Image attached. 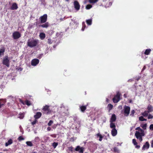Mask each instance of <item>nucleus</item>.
Segmentation results:
<instances>
[{
    "label": "nucleus",
    "instance_id": "nucleus-1",
    "mask_svg": "<svg viewBox=\"0 0 153 153\" xmlns=\"http://www.w3.org/2000/svg\"><path fill=\"white\" fill-rule=\"evenodd\" d=\"M38 39H32L31 41H28L27 42V45L30 48L36 46L38 43Z\"/></svg>",
    "mask_w": 153,
    "mask_h": 153
},
{
    "label": "nucleus",
    "instance_id": "nucleus-2",
    "mask_svg": "<svg viewBox=\"0 0 153 153\" xmlns=\"http://www.w3.org/2000/svg\"><path fill=\"white\" fill-rule=\"evenodd\" d=\"M50 106L47 105L44 106L42 109L43 113L48 114L51 112V110L49 108Z\"/></svg>",
    "mask_w": 153,
    "mask_h": 153
},
{
    "label": "nucleus",
    "instance_id": "nucleus-3",
    "mask_svg": "<svg viewBox=\"0 0 153 153\" xmlns=\"http://www.w3.org/2000/svg\"><path fill=\"white\" fill-rule=\"evenodd\" d=\"M135 135L136 138L139 139L140 142H141L143 140L142 136H144L145 134L144 132L140 133L138 131H136L135 132Z\"/></svg>",
    "mask_w": 153,
    "mask_h": 153
},
{
    "label": "nucleus",
    "instance_id": "nucleus-4",
    "mask_svg": "<svg viewBox=\"0 0 153 153\" xmlns=\"http://www.w3.org/2000/svg\"><path fill=\"white\" fill-rule=\"evenodd\" d=\"M120 93L119 92L117 93L116 95L112 99L114 103H117L120 100Z\"/></svg>",
    "mask_w": 153,
    "mask_h": 153
},
{
    "label": "nucleus",
    "instance_id": "nucleus-5",
    "mask_svg": "<svg viewBox=\"0 0 153 153\" xmlns=\"http://www.w3.org/2000/svg\"><path fill=\"white\" fill-rule=\"evenodd\" d=\"M130 108L129 106L125 105L123 107L124 115L126 116H128L130 113Z\"/></svg>",
    "mask_w": 153,
    "mask_h": 153
},
{
    "label": "nucleus",
    "instance_id": "nucleus-6",
    "mask_svg": "<svg viewBox=\"0 0 153 153\" xmlns=\"http://www.w3.org/2000/svg\"><path fill=\"white\" fill-rule=\"evenodd\" d=\"M3 64L7 67L10 66V60L7 56H5L2 61Z\"/></svg>",
    "mask_w": 153,
    "mask_h": 153
},
{
    "label": "nucleus",
    "instance_id": "nucleus-7",
    "mask_svg": "<svg viewBox=\"0 0 153 153\" xmlns=\"http://www.w3.org/2000/svg\"><path fill=\"white\" fill-rule=\"evenodd\" d=\"M47 17L48 16L46 14H45L40 16L39 19L40 23L43 24L45 23L47 21Z\"/></svg>",
    "mask_w": 153,
    "mask_h": 153
},
{
    "label": "nucleus",
    "instance_id": "nucleus-8",
    "mask_svg": "<svg viewBox=\"0 0 153 153\" xmlns=\"http://www.w3.org/2000/svg\"><path fill=\"white\" fill-rule=\"evenodd\" d=\"M21 36V34L18 31H15L13 33V39H16L19 38Z\"/></svg>",
    "mask_w": 153,
    "mask_h": 153
},
{
    "label": "nucleus",
    "instance_id": "nucleus-9",
    "mask_svg": "<svg viewBox=\"0 0 153 153\" xmlns=\"http://www.w3.org/2000/svg\"><path fill=\"white\" fill-rule=\"evenodd\" d=\"M75 150L76 151L78 152L79 153H83L84 148L83 147H81L79 146H78L75 148Z\"/></svg>",
    "mask_w": 153,
    "mask_h": 153
},
{
    "label": "nucleus",
    "instance_id": "nucleus-10",
    "mask_svg": "<svg viewBox=\"0 0 153 153\" xmlns=\"http://www.w3.org/2000/svg\"><path fill=\"white\" fill-rule=\"evenodd\" d=\"M39 62V60L37 59H33L31 61V65L33 66H36Z\"/></svg>",
    "mask_w": 153,
    "mask_h": 153
},
{
    "label": "nucleus",
    "instance_id": "nucleus-11",
    "mask_svg": "<svg viewBox=\"0 0 153 153\" xmlns=\"http://www.w3.org/2000/svg\"><path fill=\"white\" fill-rule=\"evenodd\" d=\"M74 8L77 10H78L80 9V5L78 1H75L74 2Z\"/></svg>",
    "mask_w": 153,
    "mask_h": 153
},
{
    "label": "nucleus",
    "instance_id": "nucleus-12",
    "mask_svg": "<svg viewBox=\"0 0 153 153\" xmlns=\"http://www.w3.org/2000/svg\"><path fill=\"white\" fill-rule=\"evenodd\" d=\"M88 105V103L85 105H80L79 108L82 112H84L87 108V107Z\"/></svg>",
    "mask_w": 153,
    "mask_h": 153
},
{
    "label": "nucleus",
    "instance_id": "nucleus-13",
    "mask_svg": "<svg viewBox=\"0 0 153 153\" xmlns=\"http://www.w3.org/2000/svg\"><path fill=\"white\" fill-rule=\"evenodd\" d=\"M18 7L17 4L16 3H13L10 9L11 10H14L17 9Z\"/></svg>",
    "mask_w": 153,
    "mask_h": 153
},
{
    "label": "nucleus",
    "instance_id": "nucleus-14",
    "mask_svg": "<svg viewBox=\"0 0 153 153\" xmlns=\"http://www.w3.org/2000/svg\"><path fill=\"white\" fill-rule=\"evenodd\" d=\"M149 144L148 142H146L144 144L142 148V150H145L146 149H148L149 147Z\"/></svg>",
    "mask_w": 153,
    "mask_h": 153
},
{
    "label": "nucleus",
    "instance_id": "nucleus-15",
    "mask_svg": "<svg viewBox=\"0 0 153 153\" xmlns=\"http://www.w3.org/2000/svg\"><path fill=\"white\" fill-rule=\"evenodd\" d=\"M42 113L40 112H37L36 114L34 116V117L36 119L39 118L42 116Z\"/></svg>",
    "mask_w": 153,
    "mask_h": 153
},
{
    "label": "nucleus",
    "instance_id": "nucleus-16",
    "mask_svg": "<svg viewBox=\"0 0 153 153\" xmlns=\"http://www.w3.org/2000/svg\"><path fill=\"white\" fill-rule=\"evenodd\" d=\"M49 26V24L48 22H45L44 24L39 26V27L42 28H47Z\"/></svg>",
    "mask_w": 153,
    "mask_h": 153
},
{
    "label": "nucleus",
    "instance_id": "nucleus-17",
    "mask_svg": "<svg viewBox=\"0 0 153 153\" xmlns=\"http://www.w3.org/2000/svg\"><path fill=\"white\" fill-rule=\"evenodd\" d=\"M117 131L115 128L112 129L111 131V134L112 136H115L117 134Z\"/></svg>",
    "mask_w": 153,
    "mask_h": 153
},
{
    "label": "nucleus",
    "instance_id": "nucleus-18",
    "mask_svg": "<svg viewBox=\"0 0 153 153\" xmlns=\"http://www.w3.org/2000/svg\"><path fill=\"white\" fill-rule=\"evenodd\" d=\"M147 109L148 112L150 113L153 111V107L151 105H149L147 107Z\"/></svg>",
    "mask_w": 153,
    "mask_h": 153
},
{
    "label": "nucleus",
    "instance_id": "nucleus-19",
    "mask_svg": "<svg viewBox=\"0 0 153 153\" xmlns=\"http://www.w3.org/2000/svg\"><path fill=\"white\" fill-rule=\"evenodd\" d=\"M116 115L115 114H114L112 115L110 119V122H114L116 121Z\"/></svg>",
    "mask_w": 153,
    "mask_h": 153
},
{
    "label": "nucleus",
    "instance_id": "nucleus-20",
    "mask_svg": "<svg viewBox=\"0 0 153 153\" xmlns=\"http://www.w3.org/2000/svg\"><path fill=\"white\" fill-rule=\"evenodd\" d=\"M6 102L5 100L0 99V108L4 105Z\"/></svg>",
    "mask_w": 153,
    "mask_h": 153
},
{
    "label": "nucleus",
    "instance_id": "nucleus-21",
    "mask_svg": "<svg viewBox=\"0 0 153 153\" xmlns=\"http://www.w3.org/2000/svg\"><path fill=\"white\" fill-rule=\"evenodd\" d=\"M39 37L42 40L45 37V34L43 33H41L39 34Z\"/></svg>",
    "mask_w": 153,
    "mask_h": 153
},
{
    "label": "nucleus",
    "instance_id": "nucleus-22",
    "mask_svg": "<svg viewBox=\"0 0 153 153\" xmlns=\"http://www.w3.org/2000/svg\"><path fill=\"white\" fill-rule=\"evenodd\" d=\"M110 122V127L112 129L115 128H116V125H115V124L114 123V122Z\"/></svg>",
    "mask_w": 153,
    "mask_h": 153
},
{
    "label": "nucleus",
    "instance_id": "nucleus-23",
    "mask_svg": "<svg viewBox=\"0 0 153 153\" xmlns=\"http://www.w3.org/2000/svg\"><path fill=\"white\" fill-rule=\"evenodd\" d=\"M5 48L4 47L0 49V57L1 55H3L5 51Z\"/></svg>",
    "mask_w": 153,
    "mask_h": 153
},
{
    "label": "nucleus",
    "instance_id": "nucleus-24",
    "mask_svg": "<svg viewBox=\"0 0 153 153\" xmlns=\"http://www.w3.org/2000/svg\"><path fill=\"white\" fill-rule=\"evenodd\" d=\"M151 51V50L150 49H147L144 52V54L146 55H148L150 53Z\"/></svg>",
    "mask_w": 153,
    "mask_h": 153
},
{
    "label": "nucleus",
    "instance_id": "nucleus-25",
    "mask_svg": "<svg viewBox=\"0 0 153 153\" xmlns=\"http://www.w3.org/2000/svg\"><path fill=\"white\" fill-rule=\"evenodd\" d=\"M22 103L23 104H25L24 103H23V102H22ZM25 104H26L28 106H30L31 105V103L30 101L28 100H26L25 102Z\"/></svg>",
    "mask_w": 153,
    "mask_h": 153
},
{
    "label": "nucleus",
    "instance_id": "nucleus-26",
    "mask_svg": "<svg viewBox=\"0 0 153 153\" xmlns=\"http://www.w3.org/2000/svg\"><path fill=\"white\" fill-rule=\"evenodd\" d=\"M13 143V141L11 139H10L7 141V142L6 143L5 145L6 146H8L9 145Z\"/></svg>",
    "mask_w": 153,
    "mask_h": 153
},
{
    "label": "nucleus",
    "instance_id": "nucleus-27",
    "mask_svg": "<svg viewBox=\"0 0 153 153\" xmlns=\"http://www.w3.org/2000/svg\"><path fill=\"white\" fill-rule=\"evenodd\" d=\"M149 112L147 111H145L143 113H142V114L144 117H146L148 115Z\"/></svg>",
    "mask_w": 153,
    "mask_h": 153
},
{
    "label": "nucleus",
    "instance_id": "nucleus-28",
    "mask_svg": "<svg viewBox=\"0 0 153 153\" xmlns=\"http://www.w3.org/2000/svg\"><path fill=\"white\" fill-rule=\"evenodd\" d=\"M97 135V137H99V140L100 141H101L102 140L103 137L102 136V135L100 134V133H98Z\"/></svg>",
    "mask_w": 153,
    "mask_h": 153
},
{
    "label": "nucleus",
    "instance_id": "nucleus-29",
    "mask_svg": "<svg viewBox=\"0 0 153 153\" xmlns=\"http://www.w3.org/2000/svg\"><path fill=\"white\" fill-rule=\"evenodd\" d=\"M86 22L88 25H91L92 24V19H91L88 20H86Z\"/></svg>",
    "mask_w": 153,
    "mask_h": 153
},
{
    "label": "nucleus",
    "instance_id": "nucleus-30",
    "mask_svg": "<svg viewBox=\"0 0 153 153\" xmlns=\"http://www.w3.org/2000/svg\"><path fill=\"white\" fill-rule=\"evenodd\" d=\"M107 107L108 108L109 111H110L113 108V105L111 104H109L108 105Z\"/></svg>",
    "mask_w": 153,
    "mask_h": 153
},
{
    "label": "nucleus",
    "instance_id": "nucleus-31",
    "mask_svg": "<svg viewBox=\"0 0 153 153\" xmlns=\"http://www.w3.org/2000/svg\"><path fill=\"white\" fill-rule=\"evenodd\" d=\"M99 0H89V2L91 4H94L98 1Z\"/></svg>",
    "mask_w": 153,
    "mask_h": 153
},
{
    "label": "nucleus",
    "instance_id": "nucleus-32",
    "mask_svg": "<svg viewBox=\"0 0 153 153\" xmlns=\"http://www.w3.org/2000/svg\"><path fill=\"white\" fill-rule=\"evenodd\" d=\"M26 144L29 146H33V144L31 142L28 141L26 142Z\"/></svg>",
    "mask_w": 153,
    "mask_h": 153
},
{
    "label": "nucleus",
    "instance_id": "nucleus-33",
    "mask_svg": "<svg viewBox=\"0 0 153 153\" xmlns=\"http://www.w3.org/2000/svg\"><path fill=\"white\" fill-rule=\"evenodd\" d=\"M58 145V143L57 142H54L52 143V146L54 149L56 148V147Z\"/></svg>",
    "mask_w": 153,
    "mask_h": 153
},
{
    "label": "nucleus",
    "instance_id": "nucleus-34",
    "mask_svg": "<svg viewBox=\"0 0 153 153\" xmlns=\"http://www.w3.org/2000/svg\"><path fill=\"white\" fill-rule=\"evenodd\" d=\"M92 6L90 4H88L85 7V8L87 10H89L92 8Z\"/></svg>",
    "mask_w": 153,
    "mask_h": 153
},
{
    "label": "nucleus",
    "instance_id": "nucleus-35",
    "mask_svg": "<svg viewBox=\"0 0 153 153\" xmlns=\"http://www.w3.org/2000/svg\"><path fill=\"white\" fill-rule=\"evenodd\" d=\"M139 120L141 121H146L147 120L144 118L143 117L141 116L139 117Z\"/></svg>",
    "mask_w": 153,
    "mask_h": 153
},
{
    "label": "nucleus",
    "instance_id": "nucleus-36",
    "mask_svg": "<svg viewBox=\"0 0 153 153\" xmlns=\"http://www.w3.org/2000/svg\"><path fill=\"white\" fill-rule=\"evenodd\" d=\"M18 140H19V141H21L22 140H24V138L22 136H20L18 137Z\"/></svg>",
    "mask_w": 153,
    "mask_h": 153
},
{
    "label": "nucleus",
    "instance_id": "nucleus-37",
    "mask_svg": "<svg viewBox=\"0 0 153 153\" xmlns=\"http://www.w3.org/2000/svg\"><path fill=\"white\" fill-rule=\"evenodd\" d=\"M114 152H118L119 150L116 147H114L113 148Z\"/></svg>",
    "mask_w": 153,
    "mask_h": 153
},
{
    "label": "nucleus",
    "instance_id": "nucleus-38",
    "mask_svg": "<svg viewBox=\"0 0 153 153\" xmlns=\"http://www.w3.org/2000/svg\"><path fill=\"white\" fill-rule=\"evenodd\" d=\"M53 123V121L52 120H50L49 121V123H48V124L49 126H50Z\"/></svg>",
    "mask_w": 153,
    "mask_h": 153
},
{
    "label": "nucleus",
    "instance_id": "nucleus-39",
    "mask_svg": "<svg viewBox=\"0 0 153 153\" xmlns=\"http://www.w3.org/2000/svg\"><path fill=\"white\" fill-rule=\"evenodd\" d=\"M132 143L134 146L135 145H136L137 144V143L136 141V139H134L132 140Z\"/></svg>",
    "mask_w": 153,
    "mask_h": 153
},
{
    "label": "nucleus",
    "instance_id": "nucleus-40",
    "mask_svg": "<svg viewBox=\"0 0 153 153\" xmlns=\"http://www.w3.org/2000/svg\"><path fill=\"white\" fill-rule=\"evenodd\" d=\"M141 126L145 130L146 129V128L147 124L146 123H145Z\"/></svg>",
    "mask_w": 153,
    "mask_h": 153
},
{
    "label": "nucleus",
    "instance_id": "nucleus-41",
    "mask_svg": "<svg viewBox=\"0 0 153 153\" xmlns=\"http://www.w3.org/2000/svg\"><path fill=\"white\" fill-rule=\"evenodd\" d=\"M136 130H138L139 131H140L141 132H144V131L142 129H141L140 127H137L136 128Z\"/></svg>",
    "mask_w": 153,
    "mask_h": 153
},
{
    "label": "nucleus",
    "instance_id": "nucleus-42",
    "mask_svg": "<svg viewBox=\"0 0 153 153\" xmlns=\"http://www.w3.org/2000/svg\"><path fill=\"white\" fill-rule=\"evenodd\" d=\"M19 115H20V116L19 117L21 119H23L24 118V114L23 113H22L21 114H19Z\"/></svg>",
    "mask_w": 153,
    "mask_h": 153
},
{
    "label": "nucleus",
    "instance_id": "nucleus-43",
    "mask_svg": "<svg viewBox=\"0 0 153 153\" xmlns=\"http://www.w3.org/2000/svg\"><path fill=\"white\" fill-rule=\"evenodd\" d=\"M134 113H135L134 110H132L131 111V114H130V115L131 116H133Z\"/></svg>",
    "mask_w": 153,
    "mask_h": 153
},
{
    "label": "nucleus",
    "instance_id": "nucleus-44",
    "mask_svg": "<svg viewBox=\"0 0 153 153\" xmlns=\"http://www.w3.org/2000/svg\"><path fill=\"white\" fill-rule=\"evenodd\" d=\"M153 118V116L150 114H149L148 115V119H151Z\"/></svg>",
    "mask_w": 153,
    "mask_h": 153
},
{
    "label": "nucleus",
    "instance_id": "nucleus-45",
    "mask_svg": "<svg viewBox=\"0 0 153 153\" xmlns=\"http://www.w3.org/2000/svg\"><path fill=\"white\" fill-rule=\"evenodd\" d=\"M73 147L72 146L68 147V150L71 152L73 151Z\"/></svg>",
    "mask_w": 153,
    "mask_h": 153
},
{
    "label": "nucleus",
    "instance_id": "nucleus-46",
    "mask_svg": "<svg viewBox=\"0 0 153 153\" xmlns=\"http://www.w3.org/2000/svg\"><path fill=\"white\" fill-rule=\"evenodd\" d=\"M149 128L151 130H153V124L150 125L149 126Z\"/></svg>",
    "mask_w": 153,
    "mask_h": 153
},
{
    "label": "nucleus",
    "instance_id": "nucleus-47",
    "mask_svg": "<svg viewBox=\"0 0 153 153\" xmlns=\"http://www.w3.org/2000/svg\"><path fill=\"white\" fill-rule=\"evenodd\" d=\"M48 43H49L50 44H51L52 43V42L51 39H48Z\"/></svg>",
    "mask_w": 153,
    "mask_h": 153
},
{
    "label": "nucleus",
    "instance_id": "nucleus-48",
    "mask_svg": "<svg viewBox=\"0 0 153 153\" xmlns=\"http://www.w3.org/2000/svg\"><path fill=\"white\" fill-rule=\"evenodd\" d=\"M36 122H37V120H36V119L34 121L32 122L31 123L32 125H34L36 123Z\"/></svg>",
    "mask_w": 153,
    "mask_h": 153
},
{
    "label": "nucleus",
    "instance_id": "nucleus-49",
    "mask_svg": "<svg viewBox=\"0 0 153 153\" xmlns=\"http://www.w3.org/2000/svg\"><path fill=\"white\" fill-rule=\"evenodd\" d=\"M135 148L138 149H139L140 147V146L137 145V144L136 145H135Z\"/></svg>",
    "mask_w": 153,
    "mask_h": 153
},
{
    "label": "nucleus",
    "instance_id": "nucleus-50",
    "mask_svg": "<svg viewBox=\"0 0 153 153\" xmlns=\"http://www.w3.org/2000/svg\"><path fill=\"white\" fill-rule=\"evenodd\" d=\"M82 26L85 28L86 27V25H85V23L84 22H82Z\"/></svg>",
    "mask_w": 153,
    "mask_h": 153
},
{
    "label": "nucleus",
    "instance_id": "nucleus-51",
    "mask_svg": "<svg viewBox=\"0 0 153 153\" xmlns=\"http://www.w3.org/2000/svg\"><path fill=\"white\" fill-rule=\"evenodd\" d=\"M151 147L152 148H153V140L152 141H151Z\"/></svg>",
    "mask_w": 153,
    "mask_h": 153
},
{
    "label": "nucleus",
    "instance_id": "nucleus-52",
    "mask_svg": "<svg viewBox=\"0 0 153 153\" xmlns=\"http://www.w3.org/2000/svg\"><path fill=\"white\" fill-rule=\"evenodd\" d=\"M23 68L21 67L19 68L18 69V70L19 71H21L22 70Z\"/></svg>",
    "mask_w": 153,
    "mask_h": 153
},
{
    "label": "nucleus",
    "instance_id": "nucleus-53",
    "mask_svg": "<svg viewBox=\"0 0 153 153\" xmlns=\"http://www.w3.org/2000/svg\"><path fill=\"white\" fill-rule=\"evenodd\" d=\"M47 129L48 131H50L51 129V128L50 127H48L47 128Z\"/></svg>",
    "mask_w": 153,
    "mask_h": 153
},
{
    "label": "nucleus",
    "instance_id": "nucleus-54",
    "mask_svg": "<svg viewBox=\"0 0 153 153\" xmlns=\"http://www.w3.org/2000/svg\"><path fill=\"white\" fill-rule=\"evenodd\" d=\"M74 137H71L70 138V141H74Z\"/></svg>",
    "mask_w": 153,
    "mask_h": 153
},
{
    "label": "nucleus",
    "instance_id": "nucleus-55",
    "mask_svg": "<svg viewBox=\"0 0 153 153\" xmlns=\"http://www.w3.org/2000/svg\"><path fill=\"white\" fill-rule=\"evenodd\" d=\"M123 97L125 98H126L127 97V94H124L123 95Z\"/></svg>",
    "mask_w": 153,
    "mask_h": 153
},
{
    "label": "nucleus",
    "instance_id": "nucleus-56",
    "mask_svg": "<svg viewBox=\"0 0 153 153\" xmlns=\"http://www.w3.org/2000/svg\"><path fill=\"white\" fill-rule=\"evenodd\" d=\"M85 28V27H83L82 26V27L81 29L83 31L84 30Z\"/></svg>",
    "mask_w": 153,
    "mask_h": 153
},
{
    "label": "nucleus",
    "instance_id": "nucleus-57",
    "mask_svg": "<svg viewBox=\"0 0 153 153\" xmlns=\"http://www.w3.org/2000/svg\"><path fill=\"white\" fill-rule=\"evenodd\" d=\"M145 68H146V66H144L142 69V70L143 71L145 69Z\"/></svg>",
    "mask_w": 153,
    "mask_h": 153
},
{
    "label": "nucleus",
    "instance_id": "nucleus-58",
    "mask_svg": "<svg viewBox=\"0 0 153 153\" xmlns=\"http://www.w3.org/2000/svg\"><path fill=\"white\" fill-rule=\"evenodd\" d=\"M60 20L61 21H63V19L62 18H61V19H60Z\"/></svg>",
    "mask_w": 153,
    "mask_h": 153
},
{
    "label": "nucleus",
    "instance_id": "nucleus-59",
    "mask_svg": "<svg viewBox=\"0 0 153 153\" xmlns=\"http://www.w3.org/2000/svg\"><path fill=\"white\" fill-rule=\"evenodd\" d=\"M106 101H107V102H108V99H106Z\"/></svg>",
    "mask_w": 153,
    "mask_h": 153
},
{
    "label": "nucleus",
    "instance_id": "nucleus-60",
    "mask_svg": "<svg viewBox=\"0 0 153 153\" xmlns=\"http://www.w3.org/2000/svg\"><path fill=\"white\" fill-rule=\"evenodd\" d=\"M65 0L67 1H69V0Z\"/></svg>",
    "mask_w": 153,
    "mask_h": 153
},
{
    "label": "nucleus",
    "instance_id": "nucleus-61",
    "mask_svg": "<svg viewBox=\"0 0 153 153\" xmlns=\"http://www.w3.org/2000/svg\"><path fill=\"white\" fill-rule=\"evenodd\" d=\"M139 78H138V79H137V81H138V80H139Z\"/></svg>",
    "mask_w": 153,
    "mask_h": 153
},
{
    "label": "nucleus",
    "instance_id": "nucleus-62",
    "mask_svg": "<svg viewBox=\"0 0 153 153\" xmlns=\"http://www.w3.org/2000/svg\"><path fill=\"white\" fill-rule=\"evenodd\" d=\"M51 137H52V135H51Z\"/></svg>",
    "mask_w": 153,
    "mask_h": 153
},
{
    "label": "nucleus",
    "instance_id": "nucleus-63",
    "mask_svg": "<svg viewBox=\"0 0 153 153\" xmlns=\"http://www.w3.org/2000/svg\"><path fill=\"white\" fill-rule=\"evenodd\" d=\"M35 153V152H34V153Z\"/></svg>",
    "mask_w": 153,
    "mask_h": 153
},
{
    "label": "nucleus",
    "instance_id": "nucleus-64",
    "mask_svg": "<svg viewBox=\"0 0 153 153\" xmlns=\"http://www.w3.org/2000/svg\"><path fill=\"white\" fill-rule=\"evenodd\" d=\"M2 153V152H1V153Z\"/></svg>",
    "mask_w": 153,
    "mask_h": 153
}]
</instances>
